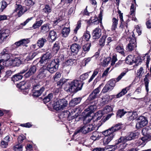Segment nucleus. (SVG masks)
Listing matches in <instances>:
<instances>
[{"label": "nucleus", "mask_w": 151, "mask_h": 151, "mask_svg": "<svg viewBox=\"0 0 151 151\" xmlns=\"http://www.w3.org/2000/svg\"><path fill=\"white\" fill-rule=\"evenodd\" d=\"M121 125L120 123L116 124L102 132V134L105 136L103 139L104 145L108 144L111 141L115 135V132L121 128Z\"/></svg>", "instance_id": "nucleus-1"}, {"label": "nucleus", "mask_w": 151, "mask_h": 151, "mask_svg": "<svg viewBox=\"0 0 151 151\" xmlns=\"http://www.w3.org/2000/svg\"><path fill=\"white\" fill-rule=\"evenodd\" d=\"M83 85V83L80 81L75 80L67 84L64 89L68 92L73 93L81 90Z\"/></svg>", "instance_id": "nucleus-2"}, {"label": "nucleus", "mask_w": 151, "mask_h": 151, "mask_svg": "<svg viewBox=\"0 0 151 151\" xmlns=\"http://www.w3.org/2000/svg\"><path fill=\"white\" fill-rule=\"evenodd\" d=\"M127 39H128L129 43L126 47V50L129 51H131L134 50V48L137 47L136 42V39L134 37V35L133 32L129 33L128 30L125 31L124 35Z\"/></svg>", "instance_id": "nucleus-3"}, {"label": "nucleus", "mask_w": 151, "mask_h": 151, "mask_svg": "<svg viewBox=\"0 0 151 151\" xmlns=\"http://www.w3.org/2000/svg\"><path fill=\"white\" fill-rule=\"evenodd\" d=\"M94 105L91 106L88 109L84 111V112H87V111H89L86 114L85 116H83V118L84 124H86L89 123L91 120L93 119L94 116Z\"/></svg>", "instance_id": "nucleus-4"}, {"label": "nucleus", "mask_w": 151, "mask_h": 151, "mask_svg": "<svg viewBox=\"0 0 151 151\" xmlns=\"http://www.w3.org/2000/svg\"><path fill=\"white\" fill-rule=\"evenodd\" d=\"M59 60L58 58H56L52 60L51 62L46 66L49 73H53L58 70L59 65Z\"/></svg>", "instance_id": "nucleus-5"}, {"label": "nucleus", "mask_w": 151, "mask_h": 151, "mask_svg": "<svg viewBox=\"0 0 151 151\" xmlns=\"http://www.w3.org/2000/svg\"><path fill=\"white\" fill-rule=\"evenodd\" d=\"M139 134L138 132H131L125 137H121L116 141L115 144L118 145L121 142L124 143L128 141L137 138Z\"/></svg>", "instance_id": "nucleus-6"}, {"label": "nucleus", "mask_w": 151, "mask_h": 151, "mask_svg": "<svg viewBox=\"0 0 151 151\" xmlns=\"http://www.w3.org/2000/svg\"><path fill=\"white\" fill-rule=\"evenodd\" d=\"M93 125L92 124L89 125L85 124L76 130L74 132V135H76L79 132H82L85 134H86L93 130Z\"/></svg>", "instance_id": "nucleus-7"}, {"label": "nucleus", "mask_w": 151, "mask_h": 151, "mask_svg": "<svg viewBox=\"0 0 151 151\" xmlns=\"http://www.w3.org/2000/svg\"><path fill=\"white\" fill-rule=\"evenodd\" d=\"M29 68L28 65H26L25 66V68L19 73L17 74L12 78V80L14 82L17 81L21 80L23 77V76L22 75Z\"/></svg>", "instance_id": "nucleus-8"}, {"label": "nucleus", "mask_w": 151, "mask_h": 151, "mask_svg": "<svg viewBox=\"0 0 151 151\" xmlns=\"http://www.w3.org/2000/svg\"><path fill=\"white\" fill-rule=\"evenodd\" d=\"M52 57V55L51 52H47L41 58L39 62L40 64H41L43 65H45L48 62Z\"/></svg>", "instance_id": "nucleus-9"}, {"label": "nucleus", "mask_w": 151, "mask_h": 151, "mask_svg": "<svg viewBox=\"0 0 151 151\" xmlns=\"http://www.w3.org/2000/svg\"><path fill=\"white\" fill-rule=\"evenodd\" d=\"M148 123L146 118L144 116H139L137 119V123L136 125V128L138 129L142 128L146 126Z\"/></svg>", "instance_id": "nucleus-10"}, {"label": "nucleus", "mask_w": 151, "mask_h": 151, "mask_svg": "<svg viewBox=\"0 0 151 151\" xmlns=\"http://www.w3.org/2000/svg\"><path fill=\"white\" fill-rule=\"evenodd\" d=\"M10 33V30L8 29L0 30V43H2L9 36Z\"/></svg>", "instance_id": "nucleus-11"}, {"label": "nucleus", "mask_w": 151, "mask_h": 151, "mask_svg": "<svg viewBox=\"0 0 151 151\" xmlns=\"http://www.w3.org/2000/svg\"><path fill=\"white\" fill-rule=\"evenodd\" d=\"M49 72L46 66H43L39 70V74L37 76L38 78L42 79L48 75Z\"/></svg>", "instance_id": "nucleus-12"}, {"label": "nucleus", "mask_w": 151, "mask_h": 151, "mask_svg": "<svg viewBox=\"0 0 151 151\" xmlns=\"http://www.w3.org/2000/svg\"><path fill=\"white\" fill-rule=\"evenodd\" d=\"M37 69L36 66L35 65H31L29 71L24 75V76L26 78H28L32 76L35 73Z\"/></svg>", "instance_id": "nucleus-13"}, {"label": "nucleus", "mask_w": 151, "mask_h": 151, "mask_svg": "<svg viewBox=\"0 0 151 151\" xmlns=\"http://www.w3.org/2000/svg\"><path fill=\"white\" fill-rule=\"evenodd\" d=\"M80 46L76 43L73 44L70 46V49L71 52L75 54H77L80 49Z\"/></svg>", "instance_id": "nucleus-14"}, {"label": "nucleus", "mask_w": 151, "mask_h": 151, "mask_svg": "<svg viewBox=\"0 0 151 151\" xmlns=\"http://www.w3.org/2000/svg\"><path fill=\"white\" fill-rule=\"evenodd\" d=\"M118 13L119 14V16L120 18V21L121 22L120 27H123L124 26L127 28V23H125L123 19V13H121V11L118 10Z\"/></svg>", "instance_id": "nucleus-15"}, {"label": "nucleus", "mask_w": 151, "mask_h": 151, "mask_svg": "<svg viewBox=\"0 0 151 151\" xmlns=\"http://www.w3.org/2000/svg\"><path fill=\"white\" fill-rule=\"evenodd\" d=\"M45 88L44 86H42L39 88V90H33V95L34 96L38 97L40 96L44 91Z\"/></svg>", "instance_id": "nucleus-16"}, {"label": "nucleus", "mask_w": 151, "mask_h": 151, "mask_svg": "<svg viewBox=\"0 0 151 151\" xmlns=\"http://www.w3.org/2000/svg\"><path fill=\"white\" fill-rule=\"evenodd\" d=\"M114 96H109L108 95H106L104 96L103 99V101L102 104H107L110 100H111L114 97Z\"/></svg>", "instance_id": "nucleus-17"}, {"label": "nucleus", "mask_w": 151, "mask_h": 151, "mask_svg": "<svg viewBox=\"0 0 151 151\" xmlns=\"http://www.w3.org/2000/svg\"><path fill=\"white\" fill-rule=\"evenodd\" d=\"M116 51L122 55L124 54V49L123 45L120 44L116 46L115 48Z\"/></svg>", "instance_id": "nucleus-18"}, {"label": "nucleus", "mask_w": 151, "mask_h": 151, "mask_svg": "<svg viewBox=\"0 0 151 151\" xmlns=\"http://www.w3.org/2000/svg\"><path fill=\"white\" fill-rule=\"evenodd\" d=\"M47 42V40L46 38L44 37L40 38L38 40L37 42V45L40 47H43L45 43Z\"/></svg>", "instance_id": "nucleus-19"}, {"label": "nucleus", "mask_w": 151, "mask_h": 151, "mask_svg": "<svg viewBox=\"0 0 151 151\" xmlns=\"http://www.w3.org/2000/svg\"><path fill=\"white\" fill-rule=\"evenodd\" d=\"M49 37L50 38L52 41L55 40L57 37V35L56 32L51 30L49 32Z\"/></svg>", "instance_id": "nucleus-20"}, {"label": "nucleus", "mask_w": 151, "mask_h": 151, "mask_svg": "<svg viewBox=\"0 0 151 151\" xmlns=\"http://www.w3.org/2000/svg\"><path fill=\"white\" fill-rule=\"evenodd\" d=\"M50 30L49 26L48 24H45L40 27V31L41 32L45 33Z\"/></svg>", "instance_id": "nucleus-21"}, {"label": "nucleus", "mask_w": 151, "mask_h": 151, "mask_svg": "<svg viewBox=\"0 0 151 151\" xmlns=\"http://www.w3.org/2000/svg\"><path fill=\"white\" fill-rule=\"evenodd\" d=\"M134 59H135V58L133 56L129 55L126 59V63L129 65H132L134 63Z\"/></svg>", "instance_id": "nucleus-22"}, {"label": "nucleus", "mask_w": 151, "mask_h": 151, "mask_svg": "<svg viewBox=\"0 0 151 151\" xmlns=\"http://www.w3.org/2000/svg\"><path fill=\"white\" fill-rule=\"evenodd\" d=\"M70 31L69 27H64L62 31V36L64 37H67L69 35Z\"/></svg>", "instance_id": "nucleus-23"}, {"label": "nucleus", "mask_w": 151, "mask_h": 151, "mask_svg": "<svg viewBox=\"0 0 151 151\" xmlns=\"http://www.w3.org/2000/svg\"><path fill=\"white\" fill-rule=\"evenodd\" d=\"M60 104L61 109H63L68 104L67 101L64 99H63L58 101Z\"/></svg>", "instance_id": "nucleus-24"}, {"label": "nucleus", "mask_w": 151, "mask_h": 151, "mask_svg": "<svg viewBox=\"0 0 151 151\" xmlns=\"http://www.w3.org/2000/svg\"><path fill=\"white\" fill-rule=\"evenodd\" d=\"M102 12L100 11L99 14L98 18H96L95 17V24L100 23V25H102Z\"/></svg>", "instance_id": "nucleus-25"}, {"label": "nucleus", "mask_w": 151, "mask_h": 151, "mask_svg": "<svg viewBox=\"0 0 151 151\" xmlns=\"http://www.w3.org/2000/svg\"><path fill=\"white\" fill-rule=\"evenodd\" d=\"M71 115V114L69 111L66 110L62 112L60 116V118H68Z\"/></svg>", "instance_id": "nucleus-26"}, {"label": "nucleus", "mask_w": 151, "mask_h": 151, "mask_svg": "<svg viewBox=\"0 0 151 151\" xmlns=\"http://www.w3.org/2000/svg\"><path fill=\"white\" fill-rule=\"evenodd\" d=\"M12 66H19L21 64V62L19 59L16 58L12 60Z\"/></svg>", "instance_id": "nucleus-27"}, {"label": "nucleus", "mask_w": 151, "mask_h": 151, "mask_svg": "<svg viewBox=\"0 0 151 151\" xmlns=\"http://www.w3.org/2000/svg\"><path fill=\"white\" fill-rule=\"evenodd\" d=\"M118 18H116L114 17L112 19V24L111 28L112 30H114L115 29L118 24Z\"/></svg>", "instance_id": "nucleus-28"}, {"label": "nucleus", "mask_w": 151, "mask_h": 151, "mask_svg": "<svg viewBox=\"0 0 151 151\" xmlns=\"http://www.w3.org/2000/svg\"><path fill=\"white\" fill-rule=\"evenodd\" d=\"M81 101V99L80 98H74L71 101L70 104L71 105L74 106L79 103Z\"/></svg>", "instance_id": "nucleus-29"}, {"label": "nucleus", "mask_w": 151, "mask_h": 151, "mask_svg": "<svg viewBox=\"0 0 151 151\" xmlns=\"http://www.w3.org/2000/svg\"><path fill=\"white\" fill-rule=\"evenodd\" d=\"M136 114V112H128L127 114L128 116V119L129 121H131L135 119L137 117Z\"/></svg>", "instance_id": "nucleus-30"}, {"label": "nucleus", "mask_w": 151, "mask_h": 151, "mask_svg": "<svg viewBox=\"0 0 151 151\" xmlns=\"http://www.w3.org/2000/svg\"><path fill=\"white\" fill-rule=\"evenodd\" d=\"M36 52H31L26 57L25 59V61H28L32 60L37 55Z\"/></svg>", "instance_id": "nucleus-31"}, {"label": "nucleus", "mask_w": 151, "mask_h": 151, "mask_svg": "<svg viewBox=\"0 0 151 151\" xmlns=\"http://www.w3.org/2000/svg\"><path fill=\"white\" fill-rule=\"evenodd\" d=\"M27 43V41L25 39H24L16 42L14 43V45H16L17 46L19 47L21 46V45H24Z\"/></svg>", "instance_id": "nucleus-32"}, {"label": "nucleus", "mask_w": 151, "mask_h": 151, "mask_svg": "<svg viewBox=\"0 0 151 151\" xmlns=\"http://www.w3.org/2000/svg\"><path fill=\"white\" fill-rule=\"evenodd\" d=\"M52 9L50 6L47 4L45 5L44 8L42 9V12L47 14L50 13Z\"/></svg>", "instance_id": "nucleus-33"}, {"label": "nucleus", "mask_w": 151, "mask_h": 151, "mask_svg": "<svg viewBox=\"0 0 151 151\" xmlns=\"http://www.w3.org/2000/svg\"><path fill=\"white\" fill-rule=\"evenodd\" d=\"M148 74H147L145 78L144 79V81L145 87V89L147 92H148L149 90L148 86L149 81L147 78L148 76Z\"/></svg>", "instance_id": "nucleus-34"}, {"label": "nucleus", "mask_w": 151, "mask_h": 151, "mask_svg": "<svg viewBox=\"0 0 151 151\" xmlns=\"http://www.w3.org/2000/svg\"><path fill=\"white\" fill-rule=\"evenodd\" d=\"M43 22V21L42 20L37 21H36L32 25V27L33 29H35L40 27L42 24Z\"/></svg>", "instance_id": "nucleus-35"}, {"label": "nucleus", "mask_w": 151, "mask_h": 151, "mask_svg": "<svg viewBox=\"0 0 151 151\" xmlns=\"http://www.w3.org/2000/svg\"><path fill=\"white\" fill-rule=\"evenodd\" d=\"M113 89L107 83L106 84L104 88L102 90V92L103 93H105L109 91H111Z\"/></svg>", "instance_id": "nucleus-36"}, {"label": "nucleus", "mask_w": 151, "mask_h": 151, "mask_svg": "<svg viewBox=\"0 0 151 151\" xmlns=\"http://www.w3.org/2000/svg\"><path fill=\"white\" fill-rule=\"evenodd\" d=\"M104 112L101 111H99L97 113L95 114V118L96 117V120L97 121L100 119L103 115Z\"/></svg>", "instance_id": "nucleus-37"}, {"label": "nucleus", "mask_w": 151, "mask_h": 151, "mask_svg": "<svg viewBox=\"0 0 151 151\" xmlns=\"http://www.w3.org/2000/svg\"><path fill=\"white\" fill-rule=\"evenodd\" d=\"M60 48V46L59 45V44L58 42H56L54 44L53 47L52 48L53 51L55 53L57 52L59 50Z\"/></svg>", "instance_id": "nucleus-38"}, {"label": "nucleus", "mask_w": 151, "mask_h": 151, "mask_svg": "<svg viewBox=\"0 0 151 151\" xmlns=\"http://www.w3.org/2000/svg\"><path fill=\"white\" fill-rule=\"evenodd\" d=\"M23 146L21 144H17L13 147L14 151H22Z\"/></svg>", "instance_id": "nucleus-39"}, {"label": "nucleus", "mask_w": 151, "mask_h": 151, "mask_svg": "<svg viewBox=\"0 0 151 151\" xmlns=\"http://www.w3.org/2000/svg\"><path fill=\"white\" fill-rule=\"evenodd\" d=\"M53 96L52 93L49 94L47 96L45 97L43 99V101L44 103H45L49 102L52 99Z\"/></svg>", "instance_id": "nucleus-40"}, {"label": "nucleus", "mask_w": 151, "mask_h": 151, "mask_svg": "<svg viewBox=\"0 0 151 151\" xmlns=\"http://www.w3.org/2000/svg\"><path fill=\"white\" fill-rule=\"evenodd\" d=\"M101 35V29L99 28L95 29V39L99 38Z\"/></svg>", "instance_id": "nucleus-41"}, {"label": "nucleus", "mask_w": 151, "mask_h": 151, "mask_svg": "<svg viewBox=\"0 0 151 151\" xmlns=\"http://www.w3.org/2000/svg\"><path fill=\"white\" fill-rule=\"evenodd\" d=\"M106 37V35H103L99 40V45L103 47L104 45L105 39Z\"/></svg>", "instance_id": "nucleus-42"}, {"label": "nucleus", "mask_w": 151, "mask_h": 151, "mask_svg": "<svg viewBox=\"0 0 151 151\" xmlns=\"http://www.w3.org/2000/svg\"><path fill=\"white\" fill-rule=\"evenodd\" d=\"M113 107L109 106H106L104 107L103 112L105 113L109 112L113 110Z\"/></svg>", "instance_id": "nucleus-43"}, {"label": "nucleus", "mask_w": 151, "mask_h": 151, "mask_svg": "<svg viewBox=\"0 0 151 151\" xmlns=\"http://www.w3.org/2000/svg\"><path fill=\"white\" fill-rule=\"evenodd\" d=\"M73 60L72 59L68 60L64 63V67L65 68L68 66H71L73 64Z\"/></svg>", "instance_id": "nucleus-44"}, {"label": "nucleus", "mask_w": 151, "mask_h": 151, "mask_svg": "<svg viewBox=\"0 0 151 151\" xmlns=\"http://www.w3.org/2000/svg\"><path fill=\"white\" fill-rule=\"evenodd\" d=\"M126 111H124L123 109L119 110L116 113V116L117 117H121L125 113H127Z\"/></svg>", "instance_id": "nucleus-45"}, {"label": "nucleus", "mask_w": 151, "mask_h": 151, "mask_svg": "<svg viewBox=\"0 0 151 151\" xmlns=\"http://www.w3.org/2000/svg\"><path fill=\"white\" fill-rule=\"evenodd\" d=\"M127 91L125 88L123 89L122 91L116 95V98H119L125 94L127 92Z\"/></svg>", "instance_id": "nucleus-46"}, {"label": "nucleus", "mask_w": 151, "mask_h": 151, "mask_svg": "<svg viewBox=\"0 0 151 151\" xmlns=\"http://www.w3.org/2000/svg\"><path fill=\"white\" fill-rule=\"evenodd\" d=\"M65 82L66 81L64 79H61L59 81L57 82V86L58 88H61Z\"/></svg>", "instance_id": "nucleus-47"}, {"label": "nucleus", "mask_w": 151, "mask_h": 151, "mask_svg": "<svg viewBox=\"0 0 151 151\" xmlns=\"http://www.w3.org/2000/svg\"><path fill=\"white\" fill-rule=\"evenodd\" d=\"M110 60V58H108L104 59L102 61V65L104 67L107 66L109 63Z\"/></svg>", "instance_id": "nucleus-48"}, {"label": "nucleus", "mask_w": 151, "mask_h": 151, "mask_svg": "<svg viewBox=\"0 0 151 151\" xmlns=\"http://www.w3.org/2000/svg\"><path fill=\"white\" fill-rule=\"evenodd\" d=\"M144 72L143 71V69L142 67H141L138 70L137 75L138 77H141L143 74Z\"/></svg>", "instance_id": "nucleus-49"}, {"label": "nucleus", "mask_w": 151, "mask_h": 151, "mask_svg": "<svg viewBox=\"0 0 151 151\" xmlns=\"http://www.w3.org/2000/svg\"><path fill=\"white\" fill-rule=\"evenodd\" d=\"M1 7L0 8V11L1 12H3V10L6 8L7 6V4L6 2L4 1H3L1 2Z\"/></svg>", "instance_id": "nucleus-50"}, {"label": "nucleus", "mask_w": 151, "mask_h": 151, "mask_svg": "<svg viewBox=\"0 0 151 151\" xmlns=\"http://www.w3.org/2000/svg\"><path fill=\"white\" fill-rule=\"evenodd\" d=\"M128 70L124 71V72L122 73L121 74L116 78V81L118 82L128 72Z\"/></svg>", "instance_id": "nucleus-51"}, {"label": "nucleus", "mask_w": 151, "mask_h": 151, "mask_svg": "<svg viewBox=\"0 0 151 151\" xmlns=\"http://www.w3.org/2000/svg\"><path fill=\"white\" fill-rule=\"evenodd\" d=\"M58 101L55 103L53 106V108L56 110L58 111L61 109V107H60V105Z\"/></svg>", "instance_id": "nucleus-52"}, {"label": "nucleus", "mask_w": 151, "mask_h": 151, "mask_svg": "<svg viewBox=\"0 0 151 151\" xmlns=\"http://www.w3.org/2000/svg\"><path fill=\"white\" fill-rule=\"evenodd\" d=\"M25 138V137L23 135L19 136L17 138L18 144H21Z\"/></svg>", "instance_id": "nucleus-53"}, {"label": "nucleus", "mask_w": 151, "mask_h": 151, "mask_svg": "<svg viewBox=\"0 0 151 151\" xmlns=\"http://www.w3.org/2000/svg\"><path fill=\"white\" fill-rule=\"evenodd\" d=\"M15 9L14 10V12H17L21 10V9H23V8L22 6L20 4H15Z\"/></svg>", "instance_id": "nucleus-54"}, {"label": "nucleus", "mask_w": 151, "mask_h": 151, "mask_svg": "<svg viewBox=\"0 0 151 151\" xmlns=\"http://www.w3.org/2000/svg\"><path fill=\"white\" fill-rule=\"evenodd\" d=\"M117 148V146L116 145L108 146L105 147V149H112L111 150H109V151H114Z\"/></svg>", "instance_id": "nucleus-55"}, {"label": "nucleus", "mask_w": 151, "mask_h": 151, "mask_svg": "<svg viewBox=\"0 0 151 151\" xmlns=\"http://www.w3.org/2000/svg\"><path fill=\"white\" fill-rule=\"evenodd\" d=\"M61 76V75L60 72H57L53 77L54 80L55 81H57L60 77Z\"/></svg>", "instance_id": "nucleus-56"}, {"label": "nucleus", "mask_w": 151, "mask_h": 151, "mask_svg": "<svg viewBox=\"0 0 151 151\" xmlns=\"http://www.w3.org/2000/svg\"><path fill=\"white\" fill-rule=\"evenodd\" d=\"M83 37V39L85 40L86 41H88L90 38V35L88 32H86L84 33Z\"/></svg>", "instance_id": "nucleus-57"}, {"label": "nucleus", "mask_w": 151, "mask_h": 151, "mask_svg": "<svg viewBox=\"0 0 151 151\" xmlns=\"http://www.w3.org/2000/svg\"><path fill=\"white\" fill-rule=\"evenodd\" d=\"M116 81L112 79L109 81L107 83L113 89L115 86Z\"/></svg>", "instance_id": "nucleus-58"}, {"label": "nucleus", "mask_w": 151, "mask_h": 151, "mask_svg": "<svg viewBox=\"0 0 151 151\" xmlns=\"http://www.w3.org/2000/svg\"><path fill=\"white\" fill-rule=\"evenodd\" d=\"M147 140V138L146 137H142L141 139L139 140V143L138 144V142L137 143V146H140L142 143L145 142V141Z\"/></svg>", "instance_id": "nucleus-59"}, {"label": "nucleus", "mask_w": 151, "mask_h": 151, "mask_svg": "<svg viewBox=\"0 0 151 151\" xmlns=\"http://www.w3.org/2000/svg\"><path fill=\"white\" fill-rule=\"evenodd\" d=\"M134 63L139 64L142 62V59H141L140 57H137L136 58H135V59H134Z\"/></svg>", "instance_id": "nucleus-60"}, {"label": "nucleus", "mask_w": 151, "mask_h": 151, "mask_svg": "<svg viewBox=\"0 0 151 151\" xmlns=\"http://www.w3.org/2000/svg\"><path fill=\"white\" fill-rule=\"evenodd\" d=\"M135 9L136 8L135 7L134 4H132L130 8V14L131 15H134V13L135 12Z\"/></svg>", "instance_id": "nucleus-61"}, {"label": "nucleus", "mask_w": 151, "mask_h": 151, "mask_svg": "<svg viewBox=\"0 0 151 151\" xmlns=\"http://www.w3.org/2000/svg\"><path fill=\"white\" fill-rule=\"evenodd\" d=\"M95 140H98L101 137V132H95Z\"/></svg>", "instance_id": "nucleus-62"}, {"label": "nucleus", "mask_w": 151, "mask_h": 151, "mask_svg": "<svg viewBox=\"0 0 151 151\" xmlns=\"http://www.w3.org/2000/svg\"><path fill=\"white\" fill-rule=\"evenodd\" d=\"M90 45L88 44H87L83 46V49L84 51H88L90 48Z\"/></svg>", "instance_id": "nucleus-63"}, {"label": "nucleus", "mask_w": 151, "mask_h": 151, "mask_svg": "<svg viewBox=\"0 0 151 151\" xmlns=\"http://www.w3.org/2000/svg\"><path fill=\"white\" fill-rule=\"evenodd\" d=\"M88 75L87 73H86L81 75L80 76V79L81 80H84L87 78Z\"/></svg>", "instance_id": "nucleus-64"}]
</instances>
